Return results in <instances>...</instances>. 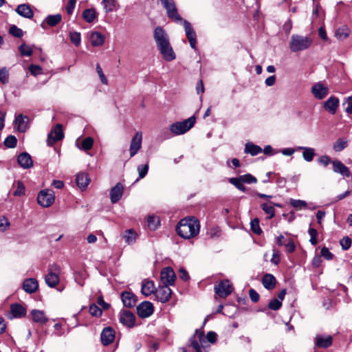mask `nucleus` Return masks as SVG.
I'll return each mask as SVG.
<instances>
[{
  "label": "nucleus",
  "instance_id": "10",
  "mask_svg": "<svg viewBox=\"0 0 352 352\" xmlns=\"http://www.w3.org/2000/svg\"><path fill=\"white\" fill-rule=\"evenodd\" d=\"M182 23H183L186 35L189 41L190 47L195 50L197 44V35L195 30H193L191 24L188 21L182 20Z\"/></svg>",
  "mask_w": 352,
  "mask_h": 352
},
{
  "label": "nucleus",
  "instance_id": "55",
  "mask_svg": "<svg viewBox=\"0 0 352 352\" xmlns=\"http://www.w3.org/2000/svg\"><path fill=\"white\" fill-rule=\"evenodd\" d=\"M282 305V302L277 298L272 300L268 305V307L272 310H278Z\"/></svg>",
  "mask_w": 352,
  "mask_h": 352
},
{
  "label": "nucleus",
  "instance_id": "25",
  "mask_svg": "<svg viewBox=\"0 0 352 352\" xmlns=\"http://www.w3.org/2000/svg\"><path fill=\"white\" fill-rule=\"evenodd\" d=\"M156 288L153 281L149 280H144L142 283V294L145 296H148L155 293Z\"/></svg>",
  "mask_w": 352,
  "mask_h": 352
},
{
  "label": "nucleus",
  "instance_id": "15",
  "mask_svg": "<svg viewBox=\"0 0 352 352\" xmlns=\"http://www.w3.org/2000/svg\"><path fill=\"white\" fill-rule=\"evenodd\" d=\"M14 124L18 131L24 133L29 128V118L26 116L19 114L16 116Z\"/></svg>",
  "mask_w": 352,
  "mask_h": 352
},
{
  "label": "nucleus",
  "instance_id": "40",
  "mask_svg": "<svg viewBox=\"0 0 352 352\" xmlns=\"http://www.w3.org/2000/svg\"><path fill=\"white\" fill-rule=\"evenodd\" d=\"M61 19L62 16L60 14L49 15L45 18V22L50 26L53 27L59 23L61 21Z\"/></svg>",
  "mask_w": 352,
  "mask_h": 352
},
{
  "label": "nucleus",
  "instance_id": "20",
  "mask_svg": "<svg viewBox=\"0 0 352 352\" xmlns=\"http://www.w3.org/2000/svg\"><path fill=\"white\" fill-rule=\"evenodd\" d=\"M15 11L19 15L26 19H32L34 16L33 10L30 6L27 3L19 5Z\"/></svg>",
  "mask_w": 352,
  "mask_h": 352
},
{
  "label": "nucleus",
  "instance_id": "8",
  "mask_svg": "<svg viewBox=\"0 0 352 352\" xmlns=\"http://www.w3.org/2000/svg\"><path fill=\"white\" fill-rule=\"evenodd\" d=\"M153 38L157 47L170 43L169 36L167 32L162 27L157 26L153 31Z\"/></svg>",
  "mask_w": 352,
  "mask_h": 352
},
{
  "label": "nucleus",
  "instance_id": "36",
  "mask_svg": "<svg viewBox=\"0 0 352 352\" xmlns=\"http://www.w3.org/2000/svg\"><path fill=\"white\" fill-rule=\"evenodd\" d=\"M262 152V149L259 146L253 143H247L245 146V153H250L252 156H255Z\"/></svg>",
  "mask_w": 352,
  "mask_h": 352
},
{
  "label": "nucleus",
  "instance_id": "27",
  "mask_svg": "<svg viewBox=\"0 0 352 352\" xmlns=\"http://www.w3.org/2000/svg\"><path fill=\"white\" fill-rule=\"evenodd\" d=\"M32 319L34 322L40 324H45L48 321V318L45 312L41 310L33 309L31 311Z\"/></svg>",
  "mask_w": 352,
  "mask_h": 352
},
{
  "label": "nucleus",
  "instance_id": "41",
  "mask_svg": "<svg viewBox=\"0 0 352 352\" xmlns=\"http://www.w3.org/2000/svg\"><path fill=\"white\" fill-rule=\"evenodd\" d=\"M102 4L107 13L113 12L116 6V0H102Z\"/></svg>",
  "mask_w": 352,
  "mask_h": 352
},
{
  "label": "nucleus",
  "instance_id": "17",
  "mask_svg": "<svg viewBox=\"0 0 352 352\" xmlns=\"http://www.w3.org/2000/svg\"><path fill=\"white\" fill-rule=\"evenodd\" d=\"M155 297L156 298L162 302H166L169 300L172 291L168 287V286L164 285L162 287H160L156 291H155Z\"/></svg>",
  "mask_w": 352,
  "mask_h": 352
},
{
  "label": "nucleus",
  "instance_id": "19",
  "mask_svg": "<svg viewBox=\"0 0 352 352\" xmlns=\"http://www.w3.org/2000/svg\"><path fill=\"white\" fill-rule=\"evenodd\" d=\"M331 336L317 335L315 338V346L318 348H327L332 344Z\"/></svg>",
  "mask_w": 352,
  "mask_h": 352
},
{
  "label": "nucleus",
  "instance_id": "39",
  "mask_svg": "<svg viewBox=\"0 0 352 352\" xmlns=\"http://www.w3.org/2000/svg\"><path fill=\"white\" fill-rule=\"evenodd\" d=\"M93 144V138L91 137H87L82 140L80 146H79L77 142L76 144L80 149L87 151L92 148Z\"/></svg>",
  "mask_w": 352,
  "mask_h": 352
},
{
  "label": "nucleus",
  "instance_id": "48",
  "mask_svg": "<svg viewBox=\"0 0 352 352\" xmlns=\"http://www.w3.org/2000/svg\"><path fill=\"white\" fill-rule=\"evenodd\" d=\"M19 50L21 56H30L32 54V47L25 44H22L19 46Z\"/></svg>",
  "mask_w": 352,
  "mask_h": 352
},
{
  "label": "nucleus",
  "instance_id": "4",
  "mask_svg": "<svg viewBox=\"0 0 352 352\" xmlns=\"http://www.w3.org/2000/svg\"><path fill=\"white\" fill-rule=\"evenodd\" d=\"M60 267L56 264L49 265L47 274L45 276V283L50 287H56L59 283Z\"/></svg>",
  "mask_w": 352,
  "mask_h": 352
},
{
  "label": "nucleus",
  "instance_id": "50",
  "mask_svg": "<svg viewBox=\"0 0 352 352\" xmlns=\"http://www.w3.org/2000/svg\"><path fill=\"white\" fill-rule=\"evenodd\" d=\"M3 143L8 148H14L16 145L17 140L14 135H9L5 139Z\"/></svg>",
  "mask_w": 352,
  "mask_h": 352
},
{
  "label": "nucleus",
  "instance_id": "9",
  "mask_svg": "<svg viewBox=\"0 0 352 352\" xmlns=\"http://www.w3.org/2000/svg\"><path fill=\"white\" fill-rule=\"evenodd\" d=\"M120 322L125 327L132 328L135 326V316L128 310H121L119 314Z\"/></svg>",
  "mask_w": 352,
  "mask_h": 352
},
{
  "label": "nucleus",
  "instance_id": "11",
  "mask_svg": "<svg viewBox=\"0 0 352 352\" xmlns=\"http://www.w3.org/2000/svg\"><path fill=\"white\" fill-rule=\"evenodd\" d=\"M64 134L62 130V125L58 124L48 134L47 142L49 146H52L56 142L63 138Z\"/></svg>",
  "mask_w": 352,
  "mask_h": 352
},
{
  "label": "nucleus",
  "instance_id": "46",
  "mask_svg": "<svg viewBox=\"0 0 352 352\" xmlns=\"http://www.w3.org/2000/svg\"><path fill=\"white\" fill-rule=\"evenodd\" d=\"M347 146V141L343 139H338L333 146L335 151L340 152L344 150Z\"/></svg>",
  "mask_w": 352,
  "mask_h": 352
},
{
  "label": "nucleus",
  "instance_id": "1",
  "mask_svg": "<svg viewBox=\"0 0 352 352\" xmlns=\"http://www.w3.org/2000/svg\"><path fill=\"white\" fill-rule=\"evenodd\" d=\"M200 230L199 221L195 217H188L182 219L177 227V234L185 239L196 236Z\"/></svg>",
  "mask_w": 352,
  "mask_h": 352
},
{
  "label": "nucleus",
  "instance_id": "30",
  "mask_svg": "<svg viewBox=\"0 0 352 352\" xmlns=\"http://www.w3.org/2000/svg\"><path fill=\"white\" fill-rule=\"evenodd\" d=\"M89 39L91 45L95 47L101 46L104 42V36L98 32L91 33Z\"/></svg>",
  "mask_w": 352,
  "mask_h": 352
},
{
  "label": "nucleus",
  "instance_id": "63",
  "mask_svg": "<svg viewBox=\"0 0 352 352\" xmlns=\"http://www.w3.org/2000/svg\"><path fill=\"white\" fill-rule=\"evenodd\" d=\"M25 194V186L22 182H18L17 188L16 190L14 192V195L15 196H21Z\"/></svg>",
  "mask_w": 352,
  "mask_h": 352
},
{
  "label": "nucleus",
  "instance_id": "43",
  "mask_svg": "<svg viewBox=\"0 0 352 352\" xmlns=\"http://www.w3.org/2000/svg\"><path fill=\"white\" fill-rule=\"evenodd\" d=\"M289 204L292 207H294L298 210H301L302 208H306L307 207V202L305 201L300 200V199H290Z\"/></svg>",
  "mask_w": 352,
  "mask_h": 352
},
{
  "label": "nucleus",
  "instance_id": "53",
  "mask_svg": "<svg viewBox=\"0 0 352 352\" xmlns=\"http://www.w3.org/2000/svg\"><path fill=\"white\" fill-rule=\"evenodd\" d=\"M148 164H141L138 166V171L139 174V179L144 178L148 173Z\"/></svg>",
  "mask_w": 352,
  "mask_h": 352
},
{
  "label": "nucleus",
  "instance_id": "64",
  "mask_svg": "<svg viewBox=\"0 0 352 352\" xmlns=\"http://www.w3.org/2000/svg\"><path fill=\"white\" fill-rule=\"evenodd\" d=\"M76 6V0H69L65 7L66 12L68 14H72Z\"/></svg>",
  "mask_w": 352,
  "mask_h": 352
},
{
  "label": "nucleus",
  "instance_id": "35",
  "mask_svg": "<svg viewBox=\"0 0 352 352\" xmlns=\"http://www.w3.org/2000/svg\"><path fill=\"white\" fill-rule=\"evenodd\" d=\"M136 237L137 234L133 229L126 230L123 234V238L128 245L134 243L135 242Z\"/></svg>",
  "mask_w": 352,
  "mask_h": 352
},
{
  "label": "nucleus",
  "instance_id": "52",
  "mask_svg": "<svg viewBox=\"0 0 352 352\" xmlns=\"http://www.w3.org/2000/svg\"><path fill=\"white\" fill-rule=\"evenodd\" d=\"M10 226L9 220L4 216L0 217V231L4 232Z\"/></svg>",
  "mask_w": 352,
  "mask_h": 352
},
{
  "label": "nucleus",
  "instance_id": "57",
  "mask_svg": "<svg viewBox=\"0 0 352 352\" xmlns=\"http://www.w3.org/2000/svg\"><path fill=\"white\" fill-rule=\"evenodd\" d=\"M10 33L17 38H21L23 36V31L21 29L17 28L16 25H12L10 28Z\"/></svg>",
  "mask_w": 352,
  "mask_h": 352
},
{
  "label": "nucleus",
  "instance_id": "24",
  "mask_svg": "<svg viewBox=\"0 0 352 352\" xmlns=\"http://www.w3.org/2000/svg\"><path fill=\"white\" fill-rule=\"evenodd\" d=\"M333 170L335 173H339L342 176L349 177L350 175V171L348 167H346L342 162L336 160L332 161Z\"/></svg>",
  "mask_w": 352,
  "mask_h": 352
},
{
  "label": "nucleus",
  "instance_id": "28",
  "mask_svg": "<svg viewBox=\"0 0 352 352\" xmlns=\"http://www.w3.org/2000/svg\"><path fill=\"white\" fill-rule=\"evenodd\" d=\"M38 287V282L35 278H28L26 279L23 284V289L29 294H32L35 292Z\"/></svg>",
  "mask_w": 352,
  "mask_h": 352
},
{
  "label": "nucleus",
  "instance_id": "60",
  "mask_svg": "<svg viewBox=\"0 0 352 352\" xmlns=\"http://www.w3.org/2000/svg\"><path fill=\"white\" fill-rule=\"evenodd\" d=\"M0 82L6 84L8 82V72L6 68L0 69Z\"/></svg>",
  "mask_w": 352,
  "mask_h": 352
},
{
  "label": "nucleus",
  "instance_id": "44",
  "mask_svg": "<svg viewBox=\"0 0 352 352\" xmlns=\"http://www.w3.org/2000/svg\"><path fill=\"white\" fill-rule=\"evenodd\" d=\"M160 223V220L157 217L148 216L147 218V224L150 230H155Z\"/></svg>",
  "mask_w": 352,
  "mask_h": 352
},
{
  "label": "nucleus",
  "instance_id": "2",
  "mask_svg": "<svg viewBox=\"0 0 352 352\" xmlns=\"http://www.w3.org/2000/svg\"><path fill=\"white\" fill-rule=\"evenodd\" d=\"M313 43L309 36L293 34L290 38L289 47L292 52H298L309 49Z\"/></svg>",
  "mask_w": 352,
  "mask_h": 352
},
{
  "label": "nucleus",
  "instance_id": "16",
  "mask_svg": "<svg viewBox=\"0 0 352 352\" xmlns=\"http://www.w3.org/2000/svg\"><path fill=\"white\" fill-rule=\"evenodd\" d=\"M142 134L141 132H137L133 137L131 144H130V156H134L138 151L140 149L142 146Z\"/></svg>",
  "mask_w": 352,
  "mask_h": 352
},
{
  "label": "nucleus",
  "instance_id": "13",
  "mask_svg": "<svg viewBox=\"0 0 352 352\" xmlns=\"http://www.w3.org/2000/svg\"><path fill=\"white\" fill-rule=\"evenodd\" d=\"M157 48L160 51L162 58L166 61L170 62L176 58V54L170 43L159 46Z\"/></svg>",
  "mask_w": 352,
  "mask_h": 352
},
{
  "label": "nucleus",
  "instance_id": "62",
  "mask_svg": "<svg viewBox=\"0 0 352 352\" xmlns=\"http://www.w3.org/2000/svg\"><path fill=\"white\" fill-rule=\"evenodd\" d=\"M340 243L342 249L346 250L351 247V239L348 236L344 237L340 240Z\"/></svg>",
  "mask_w": 352,
  "mask_h": 352
},
{
  "label": "nucleus",
  "instance_id": "3",
  "mask_svg": "<svg viewBox=\"0 0 352 352\" xmlns=\"http://www.w3.org/2000/svg\"><path fill=\"white\" fill-rule=\"evenodd\" d=\"M195 123V117L191 116L182 122H176L170 126V131L175 135L184 134L188 131Z\"/></svg>",
  "mask_w": 352,
  "mask_h": 352
},
{
  "label": "nucleus",
  "instance_id": "37",
  "mask_svg": "<svg viewBox=\"0 0 352 352\" xmlns=\"http://www.w3.org/2000/svg\"><path fill=\"white\" fill-rule=\"evenodd\" d=\"M349 29L346 26L344 25L336 30L335 36L338 40L342 41L346 38L349 36Z\"/></svg>",
  "mask_w": 352,
  "mask_h": 352
},
{
  "label": "nucleus",
  "instance_id": "38",
  "mask_svg": "<svg viewBox=\"0 0 352 352\" xmlns=\"http://www.w3.org/2000/svg\"><path fill=\"white\" fill-rule=\"evenodd\" d=\"M198 338H199L200 344L195 340V338H193L191 340L190 344H191L192 347L194 349H195L196 352H203L204 347L202 345V342H205L203 333H200L198 336Z\"/></svg>",
  "mask_w": 352,
  "mask_h": 352
},
{
  "label": "nucleus",
  "instance_id": "22",
  "mask_svg": "<svg viewBox=\"0 0 352 352\" xmlns=\"http://www.w3.org/2000/svg\"><path fill=\"white\" fill-rule=\"evenodd\" d=\"M339 99L336 96H331L324 103V108L331 114H335L339 106Z\"/></svg>",
  "mask_w": 352,
  "mask_h": 352
},
{
  "label": "nucleus",
  "instance_id": "7",
  "mask_svg": "<svg viewBox=\"0 0 352 352\" xmlns=\"http://www.w3.org/2000/svg\"><path fill=\"white\" fill-rule=\"evenodd\" d=\"M311 92L315 98L322 100L328 95L329 87L322 82H318L313 85Z\"/></svg>",
  "mask_w": 352,
  "mask_h": 352
},
{
  "label": "nucleus",
  "instance_id": "18",
  "mask_svg": "<svg viewBox=\"0 0 352 352\" xmlns=\"http://www.w3.org/2000/svg\"><path fill=\"white\" fill-rule=\"evenodd\" d=\"M100 338L103 345H109L112 343L115 339L114 330L110 327L104 328L101 332Z\"/></svg>",
  "mask_w": 352,
  "mask_h": 352
},
{
  "label": "nucleus",
  "instance_id": "58",
  "mask_svg": "<svg viewBox=\"0 0 352 352\" xmlns=\"http://www.w3.org/2000/svg\"><path fill=\"white\" fill-rule=\"evenodd\" d=\"M318 163L322 166L327 167L329 164H332V161L329 156L324 155L320 157L318 160Z\"/></svg>",
  "mask_w": 352,
  "mask_h": 352
},
{
  "label": "nucleus",
  "instance_id": "29",
  "mask_svg": "<svg viewBox=\"0 0 352 352\" xmlns=\"http://www.w3.org/2000/svg\"><path fill=\"white\" fill-rule=\"evenodd\" d=\"M19 164L23 168H28L32 166V160L27 153H21L17 158Z\"/></svg>",
  "mask_w": 352,
  "mask_h": 352
},
{
  "label": "nucleus",
  "instance_id": "32",
  "mask_svg": "<svg viewBox=\"0 0 352 352\" xmlns=\"http://www.w3.org/2000/svg\"><path fill=\"white\" fill-rule=\"evenodd\" d=\"M76 181L77 186L80 188L85 189L89 184L90 179L87 174L80 173L76 175Z\"/></svg>",
  "mask_w": 352,
  "mask_h": 352
},
{
  "label": "nucleus",
  "instance_id": "23",
  "mask_svg": "<svg viewBox=\"0 0 352 352\" xmlns=\"http://www.w3.org/2000/svg\"><path fill=\"white\" fill-rule=\"evenodd\" d=\"M122 300L124 307H133L137 302V297L129 292H124L121 294Z\"/></svg>",
  "mask_w": 352,
  "mask_h": 352
},
{
  "label": "nucleus",
  "instance_id": "45",
  "mask_svg": "<svg viewBox=\"0 0 352 352\" xmlns=\"http://www.w3.org/2000/svg\"><path fill=\"white\" fill-rule=\"evenodd\" d=\"M230 184L234 185L236 188L240 190L242 192L245 191V187L243 184V182L241 181L240 177H232L229 179Z\"/></svg>",
  "mask_w": 352,
  "mask_h": 352
},
{
  "label": "nucleus",
  "instance_id": "61",
  "mask_svg": "<svg viewBox=\"0 0 352 352\" xmlns=\"http://www.w3.org/2000/svg\"><path fill=\"white\" fill-rule=\"evenodd\" d=\"M96 72L99 76V78H100L101 82L104 85H107L108 80H107L106 76H104V74L102 72V69L99 64L96 65Z\"/></svg>",
  "mask_w": 352,
  "mask_h": 352
},
{
  "label": "nucleus",
  "instance_id": "56",
  "mask_svg": "<svg viewBox=\"0 0 352 352\" xmlns=\"http://www.w3.org/2000/svg\"><path fill=\"white\" fill-rule=\"evenodd\" d=\"M89 313L93 316L98 317L102 314V310L95 304L91 305L89 307Z\"/></svg>",
  "mask_w": 352,
  "mask_h": 352
},
{
  "label": "nucleus",
  "instance_id": "5",
  "mask_svg": "<svg viewBox=\"0 0 352 352\" xmlns=\"http://www.w3.org/2000/svg\"><path fill=\"white\" fill-rule=\"evenodd\" d=\"M55 200L54 192L51 189L41 190L37 197V201L42 207H50Z\"/></svg>",
  "mask_w": 352,
  "mask_h": 352
},
{
  "label": "nucleus",
  "instance_id": "47",
  "mask_svg": "<svg viewBox=\"0 0 352 352\" xmlns=\"http://www.w3.org/2000/svg\"><path fill=\"white\" fill-rule=\"evenodd\" d=\"M250 226L252 231L256 234H261L262 233V230L259 226V219L258 218H254L250 222Z\"/></svg>",
  "mask_w": 352,
  "mask_h": 352
},
{
  "label": "nucleus",
  "instance_id": "49",
  "mask_svg": "<svg viewBox=\"0 0 352 352\" xmlns=\"http://www.w3.org/2000/svg\"><path fill=\"white\" fill-rule=\"evenodd\" d=\"M69 38L71 42L76 46H78L81 42L80 34L78 32H71L69 33Z\"/></svg>",
  "mask_w": 352,
  "mask_h": 352
},
{
  "label": "nucleus",
  "instance_id": "33",
  "mask_svg": "<svg viewBox=\"0 0 352 352\" xmlns=\"http://www.w3.org/2000/svg\"><path fill=\"white\" fill-rule=\"evenodd\" d=\"M262 283L265 288L272 289L276 285V278L273 275L267 274L263 277Z\"/></svg>",
  "mask_w": 352,
  "mask_h": 352
},
{
  "label": "nucleus",
  "instance_id": "54",
  "mask_svg": "<svg viewBox=\"0 0 352 352\" xmlns=\"http://www.w3.org/2000/svg\"><path fill=\"white\" fill-rule=\"evenodd\" d=\"M308 232L310 236V243L312 245H316L318 243V231L314 228H309Z\"/></svg>",
  "mask_w": 352,
  "mask_h": 352
},
{
  "label": "nucleus",
  "instance_id": "21",
  "mask_svg": "<svg viewBox=\"0 0 352 352\" xmlns=\"http://www.w3.org/2000/svg\"><path fill=\"white\" fill-rule=\"evenodd\" d=\"M124 186L121 183H118L110 191V198L112 203L118 202L123 195Z\"/></svg>",
  "mask_w": 352,
  "mask_h": 352
},
{
  "label": "nucleus",
  "instance_id": "51",
  "mask_svg": "<svg viewBox=\"0 0 352 352\" xmlns=\"http://www.w3.org/2000/svg\"><path fill=\"white\" fill-rule=\"evenodd\" d=\"M240 178H241V181H242L243 183L255 184L257 182L256 178L249 173L240 176Z\"/></svg>",
  "mask_w": 352,
  "mask_h": 352
},
{
  "label": "nucleus",
  "instance_id": "31",
  "mask_svg": "<svg viewBox=\"0 0 352 352\" xmlns=\"http://www.w3.org/2000/svg\"><path fill=\"white\" fill-rule=\"evenodd\" d=\"M298 150L302 151V157L306 162H310L313 160L316 153L315 149L311 147L299 146Z\"/></svg>",
  "mask_w": 352,
  "mask_h": 352
},
{
  "label": "nucleus",
  "instance_id": "26",
  "mask_svg": "<svg viewBox=\"0 0 352 352\" xmlns=\"http://www.w3.org/2000/svg\"><path fill=\"white\" fill-rule=\"evenodd\" d=\"M10 313L12 315V318H23L26 315V309L21 305L14 303L10 306Z\"/></svg>",
  "mask_w": 352,
  "mask_h": 352
},
{
  "label": "nucleus",
  "instance_id": "34",
  "mask_svg": "<svg viewBox=\"0 0 352 352\" xmlns=\"http://www.w3.org/2000/svg\"><path fill=\"white\" fill-rule=\"evenodd\" d=\"M83 19L87 23H93L97 17L96 12L94 8L85 9L82 14Z\"/></svg>",
  "mask_w": 352,
  "mask_h": 352
},
{
  "label": "nucleus",
  "instance_id": "59",
  "mask_svg": "<svg viewBox=\"0 0 352 352\" xmlns=\"http://www.w3.org/2000/svg\"><path fill=\"white\" fill-rule=\"evenodd\" d=\"M343 105L345 106V111L349 114H352V96L346 98Z\"/></svg>",
  "mask_w": 352,
  "mask_h": 352
},
{
  "label": "nucleus",
  "instance_id": "6",
  "mask_svg": "<svg viewBox=\"0 0 352 352\" xmlns=\"http://www.w3.org/2000/svg\"><path fill=\"white\" fill-rule=\"evenodd\" d=\"M215 293L221 298H226L233 291V287L228 280H223L215 284Z\"/></svg>",
  "mask_w": 352,
  "mask_h": 352
},
{
  "label": "nucleus",
  "instance_id": "42",
  "mask_svg": "<svg viewBox=\"0 0 352 352\" xmlns=\"http://www.w3.org/2000/svg\"><path fill=\"white\" fill-rule=\"evenodd\" d=\"M261 208L265 214L269 215L268 219H272L275 216V209L272 205L263 203L261 205Z\"/></svg>",
  "mask_w": 352,
  "mask_h": 352
},
{
  "label": "nucleus",
  "instance_id": "12",
  "mask_svg": "<svg viewBox=\"0 0 352 352\" xmlns=\"http://www.w3.org/2000/svg\"><path fill=\"white\" fill-rule=\"evenodd\" d=\"M154 307L153 304L148 301H144L137 307L138 316L142 318H146L153 314Z\"/></svg>",
  "mask_w": 352,
  "mask_h": 352
},
{
  "label": "nucleus",
  "instance_id": "14",
  "mask_svg": "<svg viewBox=\"0 0 352 352\" xmlns=\"http://www.w3.org/2000/svg\"><path fill=\"white\" fill-rule=\"evenodd\" d=\"M160 278L162 283L166 285H171L175 283V274L171 267L164 268L160 274Z\"/></svg>",
  "mask_w": 352,
  "mask_h": 352
}]
</instances>
